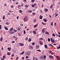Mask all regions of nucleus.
<instances>
[{
	"label": "nucleus",
	"mask_w": 60,
	"mask_h": 60,
	"mask_svg": "<svg viewBox=\"0 0 60 60\" xmlns=\"http://www.w3.org/2000/svg\"><path fill=\"white\" fill-rule=\"evenodd\" d=\"M43 57L44 58V59H45L46 58V56L45 55H44Z\"/></svg>",
	"instance_id": "obj_13"
},
{
	"label": "nucleus",
	"mask_w": 60,
	"mask_h": 60,
	"mask_svg": "<svg viewBox=\"0 0 60 60\" xmlns=\"http://www.w3.org/2000/svg\"><path fill=\"white\" fill-rule=\"evenodd\" d=\"M14 6L13 5H12L11 6V8H13Z\"/></svg>",
	"instance_id": "obj_60"
},
{
	"label": "nucleus",
	"mask_w": 60,
	"mask_h": 60,
	"mask_svg": "<svg viewBox=\"0 0 60 60\" xmlns=\"http://www.w3.org/2000/svg\"><path fill=\"white\" fill-rule=\"evenodd\" d=\"M15 41H11V43H15Z\"/></svg>",
	"instance_id": "obj_46"
},
{
	"label": "nucleus",
	"mask_w": 60,
	"mask_h": 60,
	"mask_svg": "<svg viewBox=\"0 0 60 60\" xmlns=\"http://www.w3.org/2000/svg\"><path fill=\"white\" fill-rule=\"evenodd\" d=\"M53 7V4L50 7V8H51V9H52V7Z\"/></svg>",
	"instance_id": "obj_22"
},
{
	"label": "nucleus",
	"mask_w": 60,
	"mask_h": 60,
	"mask_svg": "<svg viewBox=\"0 0 60 60\" xmlns=\"http://www.w3.org/2000/svg\"><path fill=\"white\" fill-rule=\"evenodd\" d=\"M49 57L50 58L52 59L53 58V57L51 55H50L49 56Z\"/></svg>",
	"instance_id": "obj_17"
},
{
	"label": "nucleus",
	"mask_w": 60,
	"mask_h": 60,
	"mask_svg": "<svg viewBox=\"0 0 60 60\" xmlns=\"http://www.w3.org/2000/svg\"><path fill=\"white\" fill-rule=\"evenodd\" d=\"M6 57V56H5L4 55V56H3V58H5Z\"/></svg>",
	"instance_id": "obj_36"
},
{
	"label": "nucleus",
	"mask_w": 60,
	"mask_h": 60,
	"mask_svg": "<svg viewBox=\"0 0 60 60\" xmlns=\"http://www.w3.org/2000/svg\"><path fill=\"white\" fill-rule=\"evenodd\" d=\"M45 49H48V48L47 47V45H45Z\"/></svg>",
	"instance_id": "obj_9"
},
{
	"label": "nucleus",
	"mask_w": 60,
	"mask_h": 60,
	"mask_svg": "<svg viewBox=\"0 0 60 60\" xmlns=\"http://www.w3.org/2000/svg\"><path fill=\"white\" fill-rule=\"evenodd\" d=\"M3 19H5V15L3 16Z\"/></svg>",
	"instance_id": "obj_31"
},
{
	"label": "nucleus",
	"mask_w": 60,
	"mask_h": 60,
	"mask_svg": "<svg viewBox=\"0 0 60 60\" xmlns=\"http://www.w3.org/2000/svg\"><path fill=\"white\" fill-rule=\"evenodd\" d=\"M38 26V25L37 24H36L34 26V27H37Z\"/></svg>",
	"instance_id": "obj_14"
},
{
	"label": "nucleus",
	"mask_w": 60,
	"mask_h": 60,
	"mask_svg": "<svg viewBox=\"0 0 60 60\" xmlns=\"http://www.w3.org/2000/svg\"><path fill=\"white\" fill-rule=\"evenodd\" d=\"M45 11H48V9L45 8Z\"/></svg>",
	"instance_id": "obj_26"
},
{
	"label": "nucleus",
	"mask_w": 60,
	"mask_h": 60,
	"mask_svg": "<svg viewBox=\"0 0 60 60\" xmlns=\"http://www.w3.org/2000/svg\"><path fill=\"white\" fill-rule=\"evenodd\" d=\"M19 12L20 13H21V12H22V11L21 10H20L19 11Z\"/></svg>",
	"instance_id": "obj_42"
},
{
	"label": "nucleus",
	"mask_w": 60,
	"mask_h": 60,
	"mask_svg": "<svg viewBox=\"0 0 60 60\" xmlns=\"http://www.w3.org/2000/svg\"><path fill=\"white\" fill-rule=\"evenodd\" d=\"M17 7H18V8H19V7H20V6L19 5L17 6Z\"/></svg>",
	"instance_id": "obj_64"
},
{
	"label": "nucleus",
	"mask_w": 60,
	"mask_h": 60,
	"mask_svg": "<svg viewBox=\"0 0 60 60\" xmlns=\"http://www.w3.org/2000/svg\"><path fill=\"white\" fill-rule=\"evenodd\" d=\"M31 6H32V7H34V4H33Z\"/></svg>",
	"instance_id": "obj_53"
},
{
	"label": "nucleus",
	"mask_w": 60,
	"mask_h": 60,
	"mask_svg": "<svg viewBox=\"0 0 60 60\" xmlns=\"http://www.w3.org/2000/svg\"><path fill=\"white\" fill-rule=\"evenodd\" d=\"M40 58L41 59H42V60H44V58H43V56H41Z\"/></svg>",
	"instance_id": "obj_4"
},
{
	"label": "nucleus",
	"mask_w": 60,
	"mask_h": 60,
	"mask_svg": "<svg viewBox=\"0 0 60 60\" xmlns=\"http://www.w3.org/2000/svg\"><path fill=\"white\" fill-rule=\"evenodd\" d=\"M45 34H49V33L48 32H45Z\"/></svg>",
	"instance_id": "obj_16"
},
{
	"label": "nucleus",
	"mask_w": 60,
	"mask_h": 60,
	"mask_svg": "<svg viewBox=\"0 0 60 60\" xmlns=\"http://www.w3.org/2000/svg\"><path fill=\"white\" fill-rule=\"evenodd\" d=\"M4 28L5 30H8V29L5 26H4Z\"/></svg>",
	"instance_id": "obj_8"
},
{
	"label": "nucleus",
	"mask_w": 60,
	"mask_h": 60,
	"mask_svg": "<svg viewBox=\"0 0 60 60\" xmlns=\"http://www.w3.org/2000/svg\"><path fill=\"white\" fill-rule=\"evenodd\" d=\"M32 32L35 34H36V32L35 30H33Z\"/></svg>",
	"instance_id": "obj_5"
},
{
	"label": "nucleus",
	"mask_w": 60,
	"mask_h": 60,
	"mask_svg": "<svg viewBox=\"0 0 60 60\" xmlns=\"http://www.w3.org/2000/svg\"><path fill=\"white\" fill-rule=\"evenodd\" d=\"M28 40V38L26 37L25 38V40H26V41H27Z\"/></svg>",
	"instance_id": "obj_41"
},
{
	"label": "nucleus",
	"mask_w": 60,
	"mask_h": 60,
	"mask_svg": "<svg viewBox=\"0 0 60 60\" xmlns=\"http://www.w3.org/2000/svg\"><path fill=\"white\" fill-rule=\"evenodd\" d=\"M41 23L43 25H46V23H44V22H41Z\"/></svg>",
	"instance_id": "obj_20"
},
{
	"label": "nucleus",
	"mask_w": 60,
	"mask_h": 60,
	"mask_svg": "<svg viewBox=\"0 0 60 60\" xmlns=\"http://www.w3.org/2000/svg\"><path fill=\"white\" fill-rule=\"evenodd\" d=\"M39 40H43V38H40L39 39Z\"/></svg>",
	"instance_id": "obj_45"
},
{
	"label": "nucleus",
	"mask_w": 60,
	"mask_h": 60,
	"mask_svg": "<svg viewBox=\"0 0 60 60\" xmlns=\"http://www.w3.org/2000/svg\"><path fill=\"white\" fill-rule=\"evenodd\" d=\"M18 59H19V57H16V60H18Z\"/></svg>",
	"instance_id": "obj_54"
},
{
	"label": "nucleus",
	"mask_w": 60,
	"mask_h": 60,
	"mask_svg": "<svg viewBox=\"0 0 60 60\" xmlns=\"http://www.w3.org/2000/svg\"><path fill=\"white\" fill-rule=\"evenodd\" d=\"M32 41V39L29 38V39L28 41L30 42V41Z\"/></svg>",
	"instance_id": "obj_25"
},
{
	"label": "nucleus",
	"mask_w": 60,
	"mask_h": 60,
	"mask_svg": "<svg viewBox=\"0 0 60 60\" xmlns=\"http://www.w3.org/2000/svg\"><path fill=\"white\" fill-rule=\"evenodd\" d=\"M26 59L28 58V56H26Z\"/></svg>",
	"instance_id": "obj_55"
},
{
	"label": "nucleus",
	"mask_w": 60,
	"mask_h": 60,
	"mask_svg": "<svg viewBox=\"0 0 60 60\" xmlns=\"http://www.w3.org/2000/svg\"><path fill=\"white\" fill-rule=\"evenodd\" d=\"M7 49L9 51H10L11 50V48H8Z\"/></svg>",
	"instance_id": "obj_10"
},
{
	"label": "nucleus",
	"mask_w": 60,
	"mask_h": 60,
	"mask_svg": "<svg viewBox=\"0 0 60 60\" xmlns=\"http://www.w3.org/2000/svg\"><path fill=\"white\" fill-rule=\"evenodd\" d=\"M3 37H1L0 38V40L1 41H3Z\"/></svg>",
	"instance_id": "obj_11"
},
{
	"label": "nucleus",
	"mask_w": 60,
	"mask_h": 60,
	"mask_svg": "<svg viewBox=\"0 0 60 60\" xmlns=\"http://www.w3.org/2000/svg\"><path fill=\"white\" fill-rule=\"evenodd\" d=\"M33 14L34 15H35V13H33Z\"/></svg>",
	"instance_id": "obj_61"
},
{
	"label": "nucleus",
	"mask_w": 60,
	"mask_h": 60,
	"mask_svg": "<svg viewBox=\"0 0 60 60\" xmlns=\"http://www.w3.org/2000/svg\"><path fill=\"white\" fill-rule=\"evenodd\" d=\"M12 38L13 39H14V38H16V37L15 36H13L12 37Z\"/></svg>",
	"instance_id": "obj_47"
},
{
	"label": "nucleus",
	"mask_w": 60,
	"mask_h": 60,
	"mask_svg": "<svg viewBox=\"0 0 60 60\" xmlns=\"http://www.w3.org/2000/svg\"><path fill=\"white\" fill-rule=\"evenodd\" d=\"M6 25H9V24H10L9 23V22H7L6 23Z\"/></svg>",
	"instance_id": "obj_29"
},
{
	"label": "nucleus",
	"mask_w": 60,
	"mask_h": 60,
	"mask_svg": "<svg viewBox=\"0 0 60 60\" xmlns=\"http://www.w3.org/2000/svg\"><path fill=\"white\" fill-rule=\"evenodd\" d=\"M60 45H59V47H57V49H60Z\"/></svg>",
	"instance_id": "obj_32"
},
{
	"label": "nucleus",
	"mask_w": 60,
	"mask_h": 60,
	"mask_svg": "<svg viewBox=\"0 0 60 60\" xmlns=\"http://www.w3.org/2000/svg\"><path fill=\"white\" fill-rule=\"evenodd\" d=\"M19 45H20V46H23L24 45V44L23 43H19Z\"/></svg>",
	"instance_id": "obj_1"
},
{
	"label": "nucleus",
	"mask_w": 60,
	"mask_h": 60,
	"mask_svg": "<svg viewBox=\"0 0 60 60\" xmlns=\"http://www.w3.org/2000/svg\"><path fill=\"white\" fill-rule=\"evenodd\" d=\"M45 32V28H44L42 30V33H44Z\"/></svg>",
	"instance_id": "obj_7"
},
{
	"label": "nucleus",
	"mask_w": 60,
	"mask_h": 60,
	"mask_svg": "<svg viewBox=\"0 0 60 60\" xmlns=\"http://www.w3.org/2000/svg\"><path fill=\"white\" fill-rule=\"evenodd\" d=\"M59 34V35L58 36V37H60V33L59 32L58 33Z\"/></svg>",
	"instance_id": "obj_44"
},
{
	"label": "nucleus",
	"mask_w": 60,
	"mask_h": 60,
	"mask_svg": "<svg viewBox=\"0 0 60 60\" xmlns=\"http://www.w3.org/2000/svg\"><path fill=\"white\" fill-rule=\"evenodd\" d=\"M37 51H38V52H41V51H40V50H37Z\"/></svg>",
	"instance_id": "obj_48"
},
{
	"label": "nucleus",
	"mask_w": 60,
	"mask_h": 60,
	"mask_svg": "<svg viewBox=\"0 0 60 60\" xmlns=\"http://www.w3.org/2000/svg\"><path fill=\"white\" fill-rule=\"evenodd\" d=\"M39 43L40 44H41V45H43V43H42L41 42V41H39Z\"/></svg>",
	"instance_id": "obj_12"
},
{
	"label": "nucleus",
	"mask_w": 60,
	"mask_h": 60,
	"mask_svg": "<svg viewBox=\"0 0 60 60\" xmlns=\"http://www.w3.org/2000/svg\"><path fill=\"white\" fill-rule=\"evenodd\" d=\"M34 1H35V0H32L31 2L32 3H34Z\"/></svg>",
	"instance_id": "obj_33"
},
{
	"label": "nucleus",
	"mask_w": 60,
	"mask_h": 60,
	"mask_svg": "<svg viewBox=\"0 0 60 60\" xmlns=\"http://www.w3.org/2000/svg\"><path fill=\"white\" fill-rule=\"evenodd\" d=\"M8 15H11V14L10 13H8Z\"/></svg>",
	"instance_id": "obj_49"
},
{
	"label": "nucleus",
	"mask_w": 60,
	"mask_h": 60,
	"mask_svg": "<svg viewBox=\"0 0 60 60\" xmlns=\"http://www.w3.org/2000/svg\"><path fill=\"white\" fill-rule=\"evenodd\" d=\"M36 48H39V45H37L36 46Z\"/></svg>",
	"instance_id": "obj_34"
},
{
	"label": "nucleus",
	"mask_w": 60,
	"mask_h": 60,
	"mask_svg": "<svg viewBox=\"0 0 60 60\" xmlns=\"http://www.w3.org/2000/svg\"><path fill=\"white\" fill-rule=\"evenodd\" d=\"M52 42H53V43H55V41L54 40H52Z\"/></svg>",
	"instance_id": "obj_39"
},
{
	"label": "nucleus",
	"mask_w": 60,
	"mask_h": 60,
	"mask_svg": "<svg viewBox=\"0 0 60 60\" xmlns=\"http://www.w3.org/2000/svg\"><path fill=\"white\" fill-rule=\"evenodd\" d=\"M52 35L53 36V37H55V36H56V35L54 33H53L52 34Z\"/></svg>",
	"instance_id": "obj_27"
},
{
	"label": "nucleus",
	"mask_w": 60,
	"mask_h": 60,
	"mask_svg": "<svg viewBox=\"0 0 60 60\" xmlns=\"http://www.w3.org/2000/svg\"><path fill=\"white\" fill-rule=\"evenodd\" d=\"M32 44L33 45H35V43L34 42H33L32 43Z\"/></svg>",
	"instance_id": "obj_37"
},
{
	"label": "nucleus",
	"mask_w": 60,
	"mask_h": 60,
	"mask_svg": "<svg viewBox=\"0 0 60 60\" xmlns=\"http://www.w3.org/2000/svg\"><path fill=\"white\" fill-rule=\"evenodd\" d=\"M6 5H7V4H5L4 5V6H6Z\"/></svg>",
	"instance_id": "obj_59"
},
{
	"label": "nucleus",
	"mask_w": 60,
	"mask_h": 60,
	"mask_svg": "<svg viewBox=\"0 0 60 60\" xmlns=\"http://www.w3.org/2000/svg\"><path fill=\"white\" fill-rule=\"evenodd\" d=\"M35 60H38V58L37 57H36Z\"/></svg>",
	"instance_id": "obj_50"
},
{
	"label": "nucleus",
	"mask_w": 60,
	"mask_h": 60,
	"mask_svg": "<svg viewBox=\"0 0 60 60\" xmlns=\"http://www.w3.org/2000/svg\"><path fill=\"white\" fill-rule=\"evenodd\" d=\"M25 7H26V8H28V6L27 5H25Z\"/></svg>",
	"instance_id": "obj_30"
},
{
	"label": "nucleus",
	"mask_w": 60,
	"mask_h": 60,
	"mask_svg": "<svg viewBox=\"0 0 60 60\" xmlns=\"http://www.w3.org/2000/svg\"><path fill=\"white\" fill-rule=\"evenodd\" d=\"M58 15V14H57L56 15H55V17H56V16H57V15Z\"/></svg>",
	"instance_id": "obj_52"
},
{
	"label": "nucleus",
	"mask_w": 60,
	"mask_h": 60,
	"mask_svg": "<svg viewBox=\"0 0 60 60\" xmlns=\"http://www.w3.org/2000/svg\"><path fill=\"white\" fill-rule=\"evenodd\" d=\"M24 21H27V18L26 17L24 18Z\"/></svg>",
	"instance_id": "obj_2"
},
{
	"label": "nucleus",
	"mask_w": 60,
	"mask_h": 60,
	"mask_svg": "<svg viewBox=\"0 0 60 60\" xmlns=\"http://www.w3.org/2000/svg\"><path fill=\"white\" fill-rule=\"evenodd\" d=\"M9 33L11 34H13L14 33V32L13 31H10Z\"/></svg>",
	"instance_id": "obj_6"
},
{
	"label": "nucleus",
	"mask_w": 60,
	"mask_h": 60,
	"mask_svg": "<svg viewBox=\"0 0 60 60\" xmlns=\"http://www.w3.org/2000/svg\"><path fill=\"white\" fill-rule=\"evenodd\" d=\"M13 28H10V30L9 31H13Z\"/></svg>",
	"instance_id": "obj_15"
},
{
	"label": "nucleus",
	"mask_w": 60,
	"mask_h": 60,
	"mask_svg": "<svg viewBox=\"0 0 60 60\" xmlns=\"http://www.w3.org/2000/svg\"><path fill=\"white\" fill-rule=\"evenodd\" d=\"M49 17L50 18H51V16L50 15H49Z\"/></svg>",
	"instance_id": "obj_51"
},
{
	"label": "nucleus",
	"mask_w": 60,
	"mask_h": 60,
	"mask_svg": "<svg viewBox=\"0 0 60 60\" xmlns=\"http://www.w3.org/2000/svg\"><path fill=\"white\" fill-rule=\"evenodd\" d=\"M7 55H10V52H8V53H7Z\"/></svg>",
	"instance_id": "obj_23"
},
{
	"label": "nucleus",
	"mask_w": 60,
	"mask_h": 60,
	"mask_svg": "<svg viewBox=\"0 0 60 60\" xmlns=\"http://www.w3.org/2000/svg\"><path fill=\"white\" fill-rule=\"evenodd\" d=\"M18 34L19 36H21V34L20 33H18Z\"/></svg>",
	"instance_id": "obj_28"
},
{
	"label": "nucleus",
	"mask_w": 60,
	"mask_h": 60,
	"mask_svg": "<svg viewBox=\"0 0 60 60\" xmlns=\"http://www.w3.org/2000/svg\"><path fill=\"white\" fill-rule=\"evenodd\" d=\"M30 47H31V49H33V46H32L30 45Z\"/></svg>",
	"instance_id": "obj_35"
},
{
	"label": "nucleus",
	"mask_w": 60,
	"mask_h": 60,
	"mask_svg": "<svg viewBox=\"0 0 60 60\" xmlns=\"http://www.w3.org/2000/svg\"><path fill=\"white\" fill-rule=\"evenodd\" d=\"M46 20H47L45 19H44L43 20V21H44L45 22H46Z\"/></svg>",
	"instance_id": "obj_21"
},
{
	"label": "nucleus",
	"mask_w": 60,
	"mask_h": 60,
	"mask_svg": "<svg viewBox=\"0 0 60 60\" xmlns=\"http://www.w3.org/2000/svg\"><path fill=\"white\" fill-rule=\"evenodd\" d=\"M30 54H31V52H28V54L29 56L30 55Z\"/></svg>",
	"instance_id": "obj_19"
},
{
	"label": "nucleus",
	"mask_w": 60,
	"mask_h": 60,
	"mask_svg": "<svg viewBox=\"0 0 60 60\" xmlns=\"http://www.w3.org/2000/svg\"><path fill=\"white\" fill-rule=\"evenodd\" d=\"M26 33V32L25 31H24V34H25Z\"/></svg>",
	"instance_id": "obj_56"
},
{
	"label": "nucleus",
	"mask_w": 60,
	"mask_h": 60,
	"mask_svg": "<svg viewBox=\"0 0 60 60\" xmlns=\"http://www.w3.org/2000/svg\"><path fill=\"white\" fill-rule=\"evenodd\" d=\"M55 35H56V36L57 37L58 36V34H56Z\"/></svg>",
	"instance_id": "obj_58"
},
{
	"label": "nucleus",
	"mask_w": 60,
	"mask_h": 60,
	"mask_svg": "<svg viewBox=\"0 0 60 60\" xmlns=\"http://www.w3.org/2000/svg\"><path fill=\"white\" fill-rule=\"evenodd\" d=\"M1 28H2V25H0V30H1Z\"/></svg>",
	"instance_id": "obj_38"
},
{
	"label": "nucleus",
	"mask_w": 60,
	"mask_h": 60,
	"mask_svg": "<svg viewBox=\"0 0 60 60\" xmlns=\"http://www.w3.org/2000/svg\"><path fill=\"white\" fill-rule=\"evenodd\" d=\"M43 18V16L41 15H40L39 17V19H41Z\"/></svg>",
	"instance_id": "obj_3"
},
{
	"label": "nucleus",
	"mask_w": 60,
	"mask_h": 60,
	"mask_svg": "<svg viewBox=\"0 0 60 60\" xmlns=\"http://www.w3.org/2000/svg\"><path fill=\"white\" fill-rule=\"evenodd\" d=\"M48 41H50V39L49 38H48Z\"/></svg>",
	"instance_id": "obj_40"
},
{
	"label": "nucleus",
	"mask_w": 60,
	"mask_h": 60,
	"mask_svg": "<svg viewBox=\"0 0 60 60\" xmlns=\"http://www.w3.org/2000/svg\"><path fill=\"white\" fill-rule=\"evenodd\" d=\"M33 60H35V57H34L33 58Z\"/></svg>",
	"instance_id": "obj_62"
},
{
	"label": "nucleus",
	"mask_w": 60,
	"mask_h": 60,
	"mask_svg": "<svg viewBox=\"0 0 60 60\" xmlns=\"http://www.w3.org/2000/svg\"><path fill=\"white\" fill-rule=\"evenodd\" d=\"M36 21H37V20L36 19H35L34 20V23H35L36 22Z\"/></svg>",
	"instance_id": "obj_18"
},
{
	"label": "nucleus",
	"mask_w": 60,
	"mask_h": 60,
	"mask_svg": "<svg viewBox=\"0 0 60 60\" xmlns=\"http://www.w3.org/2000/svg\"><path fill=\"white\" fill-rule=\"evenodd\" d=\"M14 54H12V55H11V56H12V57H13V56H14Z\"/></svg>",
	"instance_id": "obj_63"
},
{
	"label": "nucleus",
	"mask_w": 60,
	"mask_h": 60,
	"mask_svg": "<svg viewBox=\"0 0 60 60\" xmlns=\"http://www.w3.org/2000/svg\"><path fill=\"white\" fill-rule=\"evenodd\" d=\"M24 52L23 51V52H22V53H21V54H22V55H23V54H24Z\"/></svg>",
	"instance_id": "obj_57"
},
{
	"label": "nucleus",
	"mask_w": 60,
	"mask_h": 60,
	"mask_svg": "<svg viewBox=\"0 0 60 60\" xmlns=\"http://www.w3.org/2000/svg\"><path fill=\"white\" fill-rule=\"evenodd\" d=\"M48 46H53V45H52L51 44H49L48 45Z\"/></svg>",
	"instance_id": "obj_24"
},
{
	"label": "nucleus",
	"mask_w": 60,
	"mask_h": 60,
	"mask_svg": "<svg viewBox=\"0 0 60 60\" xmlns=\"http://www.w3.org/2000/svg\"><path fill=\"white\" fill-rule=\"evenodd\" d=\"M53 25V22H52L51 23V25L52 26Z\"/></svg>",
	"instance_id": "obj_43"
}]
</instances>
